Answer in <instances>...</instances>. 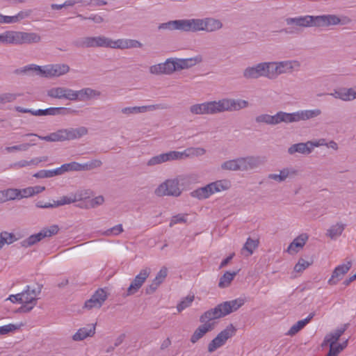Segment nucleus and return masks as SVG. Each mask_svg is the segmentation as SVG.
Wrapping results in <instances>:
<instances>
[{"mask_svg":"<svg viewBox=\"0 0 356 356\" xmlns=\"http://www.w3.org/2000/svg\"><path fill=\"white\" fill-rule=\"evenodd\" d=\"M34 177H45L44 170H41L38 172V173L34 175Z\"/></svg>","mask_w":356,"mask_h":356,"instance_id":"nucleus-64","label":"nucleus"},{"mask_svg":"<svg viewBox=\"0 0 356 356\" xmlns=\"http://www.w3.org/2000/svg\"><path fill=\"white\" fill-rule=\"evenodd\" d=\"M194 299V295H188L186 298H183L177 306L178 312H180L191 306Z\"/></svg>","mask_w":356,"mask_h":356,"instance_id":"nucleus-42","label":"nucleus"},{"mask_svg":"<svg viewBox=\"0 0 356 356\" xmlns=\"http://www.w3.org/2000/svg\"><path fill=\"white\" fill-rule=\"evenodd\" d=\"M79 2V1H76V0H67L63 3L65 6V8H67V7H72L73 6H74L76 3H77Z\"/></svg>","mask_w":356,"mask_h":356,"instance_id":"nucleus-57","label":"nucleus"},{"mask_svg":"<svg viewBox=\"0 0 356 356\" xmlns=\"http://www.w3.org/2000/svg\"><path fill=\"white\" fill-rule=\"evenodd\" d=\"M314 316V314L312 313L306 318L298 321L289 330L286 334L289 336H293L297 334L311 321Z\"/></svg>","mask_w":356,"mask_h":356,"instance_id":"nucleus-32","label":"nucleus"},{"mask_svg":"<svg viewBox=\"0 0 356 356\" xmlns=\"http://www.w3.org/2000/svg\"><path fill=\"white\" fill-rule=\"evenodd\" d=\"M104 197L102 196L99 195V196H97V197L92 199L91 200H90V205L92 207H95L102 204L104 202Z\"/></svg>","mask_w":356,"mask_h":356,"instance_id":"nucleus-50","label":"nucleus"},{"mask_svg":"<svg viewBox=\"0 0 356 356\" xmlns=\"http://www.w3.org/2000/svg\"><path fill=\"white\" fill-rule=\"evenodd\" d=\"M351 268V262L348 261L337 266L332 272L330 278L328 280L330 285H335L340 281L343 276L346 274Z\"/></svg>","mask_w":356,"mask_h":356,"instance_id":"nucleus-25","label":"nucleus"},{"mask_svg":"<svg viewBox=\"0 0 356 356\" xmlns=\"http://www.w3.org/2000/svg\"><path fill=\"white\" fill-rule=\"evenodd\" d=\"M87 133L88 130L86 127H80L78 128L60 129L56 132L51 133L46 136H34L43 140L49 142H59L77 139L86 135Z\"/></svg>","mask_w":356,"mask_h":356,"instance_id":"nucleus-9","label":"nucleus"},{"mask_svg":"<svg viewBox=\"0 0 356 356\" xmlns=\"http://www.w3.org/2000/svg\"><path fill=\"white\" fill-rule=\"evenodd\" d=\"M354 90L353 88H340L334 90L333 93H330V95L333 96L337 99H340L343 101L348 102L354 99Z\"/></svg>","mask_w":356,"mask_h":356,"instance_id":"nucleus-29","label":"nucleus"},{"mask_svg":"<svg viewBox=\"0 0 356 356\" xmlns=\"http://www.w3.org/2000/svg\"><path fill=\"white\" fill-rule=\"evenodd\" d=\"M86 198V197H83L81 193L77 192L74 194H70V195H66L60 197L56 202H54V204H42L40 202H38L36 206L40 208H49L52 207H58L62 206L65 204H69L76 201L82 200L83 199Z\"/></svg>","mask_w":356,"mask_h":356,"instance_id":"nucleus-21","label":"nucleus"},{"mask_svg":"<svg viewBox=\"0 0 356 356\" xmlns=\"http://www.w3.org/2000/svg\"><path fill=\"white\" fill-rule=\"evenodd\" d=\"M7 201H8V196L6 195V191H0V202L2 203V202H7Z\"/></svg>","mask_w":356,"mask_h":356,"instance_id":"nucleus-58","label":"nucleus"},{"mask_svg":"<svg viewBox=\"0 0 356 356\" xmlns=\"http://www.w3.org/2000/svg\"><path fill=\"white\" fill-rule=\"evenodd\" d=\"M1 238L3 239L5 244H11L16 241V238L13 234L8 233L6 232H1L0 234Z\"/></svg>","mask_w":356,"mask_h":356,"instance_id":"nucleus-45","label":"nucleus"},{"mask_svg":"<svg viewBox=\"0 0 356 356\" xmlns=\"http://www.w3.org/2000/svg\"><path fill=\"white\" fill-rule=\"evenodd\" d=\"M259 163V161L257 158H242L225 162L222 165V168L229 170H244L254 168Z\"/></svg>","mask_w":356,"mask_h":356,"instance_id":"nucleus-16","label":"nucleus"},{"mask_svg":"<svg viewBox=\"0 0 356 356\" xmlns=\"http://www.w3.org/2000/svg\"><path fill=\"white\" fill-rule=\"evenodd\" d=\"M51 8L53 10H60V9H62L63 8H65V6H64V3H62V4H51Z\"/></svg>","mask_w":356,"mask_h":356,"instance_id":"nucleus-60","label":"nucleus"},{"mask_svg":"<svg viewBox=\"0 0 356 356\" xmlns=\"http://www.w3.org/2000/svg\"><path fill=\"white\" fill-rule=\"evenodd\" d=\"M184 217L181 216H174L170 223V226H172L175 224H177L178 222H184Z\"/></svg>","mask_w":356,"mask_h":356,"instance_id":"nucleus-53","label":"nucleus"},{"mask_svg":"<svg viewBox=\"0 0 356 356\" xmlns=\"http://www.w3.org/2000/svg\"><path fill=\"white\" fill-rule=\"evenodd\" d=\"M40 37L35 33L8 31L0 34V42L21 44L38 42Z\"/></svg>","mask_w":356,"mask_h":356,"instance_id":"nucleus-11","label":"nucleus"},{"mask_svg":"<svg viewBox=\"0 0 356 356\" xmlns=\"http://www.w3.org/2000/svg\"><path fill=\"white\" fill-rule=\"evenodd\" d=\"M350 19L346 16H337L335 15H306L289 17L286 19V22H350Z\"/></svg>","mask_w":356,"mask_h":356,"instance_id":"nucleus-13","label":"nucleus"},{"mask_svg":"<svg viewBox=\"0 0 356 356\" xmlns=\"http://www.w3.org/2000/svg\"><path fill=\"white\" fill-rule=\"evenodd\" d=\"M264 68L263 76L268 78H275L278 76L277 67L275 62L261 63Z\"/></svg>","mask_w":356,"mask_h":356,"instance_id":"nucleus-33","label":"nucleus"},{"mask_svg":"<svg viewBox=\"0 0 356 356\" xmlns=\"http://www.w3.org/2000/svg\"><path fill=\"white\" fill-rule=\"evenodd\" d=\"M150 274L149 268L142 269L140 273L135 277L134 280L128 288V295L134 294L142 286L147 278Z\"/></svg>","mask_w":356,"mask_h":356,"instance_id":"nucleus-24","label":"nucleus"},{"mask_svg":"<svg viewBox=\"0 0 356 356\" xmlns=\"http://www.w3.org/2000/svg\"><path fill=\"white\" fill-rule=\"evenodd\" d=\"M44 190L45 187L42 186H30L23 189H18L19 200L31 197L34 195L42 193Z\"/></svg>","mask_w":356,"mask_h":356,"instance_id":"nucleus-30","label":"nucleus"},{"mask_svg":"<svg viewBox=\"0 0 356 356\" xmlns=\"http://www.w3.org/2000/svg\"><path fill=\"white\" fill-rule=\"evenodd\" d=\"M6 195L8 196V200H19V192L17 188H10L6 190Z\"/></svg>","mask_w":356,"mask_h":356,"instance_id":"nucleus-48","label":"nucleus"},{"mask_svg":"<svg viewBox=\"0 0 356 356\" xmlns=\"http://www.w3.org/2000/svg\"><path fill=\"white\" fill-rule=\"evenodd\" d=\"M312 261H308L305 260L304 259H300L298 263L294 266V271L296 273H302L305 269H307L309 266H311Z\"/></svg>","mask_w":356,"mask_h":356,"instance_id":"nucleus-43","label":"nucleus"},{"mask_svg":"<svg viewBox=\"0 0 356 356\" xmlns=\"http://www.w3.org/2000/svg\"><path fill=\"white\" fill-rule=\"evenodd\" d=\"M29 15V13L27 11L19 12L14 16H4L0 14V22H16L24 19Z\"/></svg>","mask_w":356,"mask_h":356,"instance_id":"nucleus-36","label":"nucleus"},{"mask_svg":"<svg viewBox=\"0 0 356 356\" xmlns=\"http://www.w3.org/2000/svg\"><path fill=\"white\" fill-rule=\"evenodd\" d=\"M60 109V108H46L45 109L46 115H56L58 113Z\"/></svg>","mask_w":356,"mask_h":356,"instance_id":"nucleus-54","label":"nucleus"},{"mask_svg":"<svg viewBox=\"0 0 356 356\" xmlns=\"http://www.w3.org/2000/svg\"><path fill=\"white\" fill-rule=\"evenodd\" d=\"M23 326V323L13 324L10 323L0 327L1 335L7 334L10 332H14L19 330Z\"/></svg>","mask_w":356,"mask_h":356,"instance_id":"nucleus-41","label":"nucleus"},{"mask_svg":"<svg viewBox=\"0 0 356 356\" xmlns=\"http://www.w3.org/2000/svg\"><path fill=\"white\" fill-rule=\"evenodd\" d=\"M107 298V293L103 289H97L92 297L86 301L84 307L88 309L100 308Z\"/></svg>","mask_w":356,"mask_h":356,"instance_id":"nucleus-22","label":"nucleus"},{"mask_svg":"<svg viewBox=\"0 0 356 356\" xmlns=\"http://www.w3.org/2000/svg\"><path fill=\"white\" fill-rule=\"evenodd\" d=\"M245 302L244 299L238 298L231 301H226L219 304L215 308L205 312L200 318V321L203 324L200 325L194 332L191 337V341L193 343H196L206 333L212 330L214 327V323L211 322L213 320L223 317L234 311H236Z\"/></svg>","mask_w":356,"mask_h":356,"instance_id":"nucleus-1","label":"nucleus"},{"mask_svg":"<svg viewBox=\"0 0 356 356\" xmlns=\"http://www.w3.org/2000/svg\"><path fill=\"white\" fill-rule=\"evenodd\" d=\"M346 225L341 222H337L330 227L327 231V235L332 239L336 238L341 235Z\"/></svg>","mask_w":356,"mask_h":356,"instance_id":"nucleus-34","label":"nucleus"},{"mask_svg":"<svg viewBox=\"0 0 356 356\" xmlns=\"http://www.w3.org/2000/svg\"><path fill=\"white\" fill-rule=\"evenodd\" d=\"M154 193L159 197L179 196L181 194V190L179 187L178 179H172L166 180L155 189Z\"/></svg>","mask_w":356,"mask_h":356,"instance_id":"nucleus-18","label":"nucleus"},{"mask_svg":"<svg viewBox=\"0 0 356 356\" xmlns=\"http://www.w3.org/2000/svg\"><path fill=\"white\" fill-rule=\"evenodd\" d=\"M343 332V329H339L325 336L322 346H330V350L327 356H337L347 346V341L335 345Z\"/></svg>","mask_w":356,"mask_h":356,"instance_id":"nucleus-15","label":"nucleus"},{"mask_svg":"<svg viewBox=\"0 0 356 356\" xmlns=\"http://www.w3.org/2000/svg\"><path fill=\"white\" fill-rule=\"evenodd\" d=\"M42 159H34L31 160L30 161H22L16 163L15 165H17L19 168L25 167L30 165H38L39 163L42 162Z\"/></svg>","mask_w":356,"mask_h":356,"instance_id":"nucleus-49","label":"nucleus"},{"mask_svg":"<svg viewBox=\"0 0 356 356\" xmlns=\"http://www.w3.org/2000/svg\"><path fill=\"white\" fill-rule=\"evenodd\" d=\"M278 75L283 73H289L296 70L300 67V63L296 60H288L276 63Z\"/></svg>","mask_w":356,"mask_h":356,"instance_id":"nucleus-27","label":"nucleus"},{"mask_svg":"<svg viewBox=\"0 0 356 356\" xmlns=\"http://www.w3.org/2000/svg\"><path fill=\"white\" fill-rule=\"evenodd\" d=\"M123 231V229H122V225H118L115 227H113L111 230H109L108 232L111 234H115V235H118L119 234H120L121 232H122Z\"/></svg>","mask_w":356,"mask_h":356,"instance_id":"nucleus-52","label":"nucleus"},{"mask_svg":"<svg viewBox=\"0 0 356 356\" xmlns=\"http://www.w3.org/2000/svg\"><path fill=\"white\" fill-rule=\"evenodd\" d=\"M16 110L20 113H31V110L24 108H22L19 106L16 107Z\"/></svg>","mask_w":356,"mask_h":356,"instance_id":"nucleus-61","label":"nucleus"},{"mask_svg":"<svg viewBox=\"0 0 356 356\" xmlns=\"http://www.w3.org/2000/svg\"><path fill=\"white\" fill-rule=\"evenodd\" d=\"M48 95L56 99H66L72 101H86L99 95V92L90 88L73 90L70 88L56 87L48 90Z\"/></svg>","mask_w":356,"mask_h":356,"instance_id":"nucleus-6","label":"nucleus"},{"mask_svg":"<svg viewBox=\"0 0 356 356\" xmlns=\"http://www.w3.org/2000/svg\"><path fill=\"white\" fill-rule=\"evenodd\" d=\"M168 22H219V20L211 17H206L204 19L171 20Z\"/></svg>","mask_w":356,"mask_h":356,"instance_id":"nucleus-44","label":"nucleus"},{"mask_svg":"<svg viewBox=\"0 0 356 356\" xmlns=\"http://www.w3.org/2000/svg\"><path fill=\"white\" fill-rule=\"evenodd\" d=\"M236 332V327L232 324H229L209 343L208 351L212 353L225 345L229 339L235 335Z\"/></svg>","mask_w":356,"mask_h":356,"instance_id":"nucleus-17","label":"nucleus"},{"mask_svg":"<svg viewBox=\"0 0 356 356\" xmlns=\"http://www.w3.org/2000/svg\"><path fill=\"white\" fill-rule=\"evenodd\" d=\"M84 44L87 47H103L122 49L141 47V44L137 40L128 39L113 40L105 37L88 38Z\"/></svg>","mask_w":356,"mask_h":356,"instance_id":"nucleus-7","label":"nucleus"},{"mask_svg":"<svg viewBox=\"0 0 356 356\" xmlns=\"http://www.w3.org/2000/svg\"><path fill=\"white\" fill-rule=\"evenodd\" d=\"M259 245L258 239L248 238L243 246V250L248 252V256L251 255Z\"/></svg>","mask_w":356,"mask_h":356,"instance_id":"nucleus-39","label":"nucleus"},{"mask_svg":"<svg viewBox=\"0 0 356 356\" xmlns=\"http://www.w3.org/2000/svg\"><path fill=\"white\" fill-rule=\"evenodd\" d=\"M199 57L185 59L170 58L165 63L154 65L149 67V72L153 74H171L177 70L189 68L200 62Z\"/></svg>","mask_w":356,"mask_h":356,"instance_id":"nucleus-5","label":"nucleus"},{"mask_svg":"<svg viewBox=\"0 0 356 356\" xmlns=\"http://www.w3.org/2000/svg\"><path fill=\"white\" fill-rule=\"evenodd\" d=\"M102 161L99 160H93L84 164H81L76 162H72L65 163L58 168L60 175L67 171H81V170H90L96 168L100 167Z\"/></svg>","mask_w":356,"mask_h":356,"instance_id":"nucleus-19","label":"nucleus"},{"mask_svg":"<svg viewBox=\"0 0 356 356\" xmlns=\"http://www.w3.org/2000/svg\"><path fill=\"white\" fill-rule=\"evenodd\" d=\"M248 106V102L241 99H222L218 102H209L191 106L190 111L196 115L213 114L225 111H236Z\"/></svg>","mask_w":356,"mask_h":356,"instance_id":"nucleus-2","label":"nucleus"},{"mask_svg":"<svg viewBox=\"0 0 356 356\" xmlns=\"http://www.w3.org/2000/svg\"><path fill=\"white\" fill-rule=\"evenodd\" d=\"M323 145H326L327 147L332 148L333 149H337V144L334 141H330L329 143H326L325 141L324 142Z\"/></svg>","mask_w":356,"mask_h":356,"instance_id":"nucleus-59","label":"nucleus"},{"mask_svg":"<svg viewBox=\"0 0 356 356\" xmlns=\"http://www.w3.org/2000/svg\"><path fill=\"white\" fill-rule=\"evenodd\" d=\"M320 113L321 111L318 109L302 111L293 113L279 112L275 115H269L267 114L261 115L257 118V121L258 122H266L267 124H275L281 122H292L305 120L316 117Z\"/></svg>","mask_w":356,"mask_h":356,"instance_id":"nucleus-3","label":"nucleus"},{"mask_svg":"<svg viewBox=\"0 0 356 356\" xmlns=\"http://www.w3.org/2000/svg\"><path fill=\"white\" fill-rule=\"evenodd\" d=\"M31 113L35 116L47 115L45 109H38L35 111H31Z\"/></svg>","mask_w":356,"mask_h":356,"instance_id":"nucleus-55","label":"nucleus"},{"mask_svg":"<svg viewBox=\"0 0 356 356\" xmlns=\"http://www.w3.org/2000/svg\"><path fill=\"white\" fill-rule=\"evenodd\" d=\"M230 182L227 180H220L200 188L191 193L192 196L198 199H206L211 195L228 189Z\"/></svg>","mask_w":356,"mask_h":356,"instance_id":"nucleus-14","label":"nucleus"},{"mask_svg":"<svg viewBox=\"0 0 356 356\" xmlns=\"http://www.w3.org/2000/svg\"><path fill=\"white\" fill-rule=\"evenodd\" d=\"M16 95L12 93H4L0 95V104L11 102L16 99Z\"/></svg>","mask_w":356,"mask_h":356,"instance_id":"nucleus-47","label":"nucleus"},{"mask_svg":"<svg viewBox=\"0 0 356 356\" xmlns=\"http://www.w3.org/2000/svg\"><path fill=\"white\" fill-rule=\"evenodd\" d=\"M95 333V325H88L86 327H81L73 335L72 339L74 341H81L88 337H92Z\"/></svg>","mask_w":356,"mask_h":356,"instance_id":"nucleus-28","label":"nucleus"},{"mask_svg":"<svg viewBox=\"0 0 356 356\" xmlns=\"http://www.w3.org/2000/svg\"><path fill=\"white\" fill-rule=\"evenodd\" d=\"M222 24H161L159 29H168L170 31L179 30L187 32L206 31L212 32L219 30Z\"/></svg>","mask_w":356,"mask_h":356,"instance_id":"nucleus-12","label":"nucleus"},{"mask_svg":"<svg viewBox=\"0 0 356 356\" xmlns=\"http://www.w3.org/2000/svg\"><path fill=\"white\" fill-rule=\"evenodd\" d=\"M325 139H320L316 142L308 141L305 143H298L293 145L289 148V152L292 154L296 152L302 154H309L314 147H318L324 145Z\"/></svg>","mask_w":356,"mask_h":356,"instance_id":"nucleus-23","label":"nucleus"},{"mask_svg":"<svg viewBox=\"0 0 356 356\" xmlns=\"http://www.w3.org/2000/svg\"><path fill=\"white\" fill-rule=\"evenodd\" d=\"M33 143L32 144H29V143H24V144H22V145H15V146H12V147H6V151L8 152H13V151H26L28 149V148L33 145Z\"/></svg>","mask_w":356,"mask_h":356,"instance_id":"nucleus-46","label":"nucleus"},{"mask_svg":"<svg viewBox=\"0 0 356 356\" xmlns=\"http://www.w3.org/2000/svg\"><path fill=\"white\" fill-rule=\"evenodd\" d=\"M292 174H295V171L284 169L283 170H281L279 174L270 175L269 178L277 181H282Z\"/></svg>","mask_w":356,"mask_h":356,"instance_id":"nucleus-40","label":"nucleus"},{"mask_svg":"<svg viewBox=\"0 0 356 356\" xmlns=\"http://www.w3.org/2000/svg\"><path fill=\"white\" fill-rule=\"evenodd\" d=\"M234 255V254L233 253L231 255H229V257H227L226 259L222 260L220 264V268L225 267L231 261V259L233 258Z\"/></svg>","mask_w":356,"mask_h":356,"instance_id":"nucleus-56","label":"nucleus"},{"mask_svg":"<svg viewBox=\"0 0 356 356\" xmlns=\"http://www.w3.org/2000/svg\"><path fill=\"white\" fill-rule=\"evenodd\" d=\"M167 274L168 269L165 267L162 268L156 275L152 283L149 285V288L147 289V293H151L155 291L160 284L163 282Z\"/></svg>","mask_w":356,"mask_h":356,"instance_id":"nucleus-31","label":"nucleus"},{"mask_svg":"<svg viewBox=\"0 0 356 356\" xmlns=\"http://www.w3.org/2000/svg\"><path fill=\"white\" fill-rule=\"evenodd\" d=\"M264 68L261 63L255 67H248L244 72V76L248 79H255L263 76Z\"/></svg>","mask_w":356,"mask_h":356,"instance_id":"nucleus-35","label":"nucleus"},{"mask_svg":"<svg viewBox=\"0 0 356 356\" xmlns=\"http://www.w3.org/2000/svg\"><path fill=\"white\" fill-rule=\"evenodd\" d=\"M40 292L41 288L39 286L36 287L26 286L22 292L10 295L6 300L21 304V307L18 309L19 312H29L36 305Z\"/></svg>","mask_w":356,"mask_h":356,"instance_id":"nucleus-4","label":"nucleus"},{"mask_svg":"<svg viewBox=\"0 0 356 356\" xmlns=\"http://www.w3.org/2000/svg\"><path fill=\"white\" fill-rule=\"evenodd\" d=\"M156 108L154 105L143 106H134V107H126L124 108L122 111L125 114L136 113H145L148 111H152Z\"/></svg>","mask_w":356,"mask_h":356,"instance_id":"nucleus-37","label":"nucleus"},{"mask_svg":"<svg viewBox=\"0 0 356 356\" xmlns=\"http://www.w3.org/2000/svg\"><path fill=\"white\" fill-rule=\"evenodd\" d=\"M59 228L58 225H51L49 227L44 228L40 232L30 236L26 240L24 241V246H31L39 242L46 237H50L58 233Z\"/></svg>","mask_w":356,"mask_h":356,"instance_id":"nucleus-20","label":"nucleus"},{"mask_svg":"<svg viewBox=\"0 0 356 356\" xmlns=\"http://www.w3.org/2000/svg\"><path fill=\"white\" fill-rule=\"evenodd\" d=\"M58 168L53 170H44L45 177H51L55 175H60V171H58Z\"/></svg>","mask_w":356,"mask_h":356,"instance_id":"nucleus-51","label":"nucleus"},{"mask_svg":"<svg viewBox=\"0 0 356 356\" xmlns=\"http://www.w3.org/2000/svg\"><path fill=\"white\" fill-rule=\"evenodd\" d=\"M356 279H353V275L350 276L348 279L344 281V284L348 286L350 282L355 280Z\"/></svg>","mask_w":356,"mask_h":356,"instance_id":"nucleus-62","label":"nucleus"},{"mask_svg":"<svg viewBox=\"0 0 356 356\" xmlns=\"http://www.w3.org/2000/svg\"><path fill=\"white\" fill-rule=\"evenodd\" d=\"M69 70V66L64 64L47 65L43 67L31 64L24 67L22 72L25 73L32 72L41 76L52 77L63 75Z\"/></svg>","mask_w":356,"mask_h":356,"instance_id":"nucleus-10","label":"nucleus"},{"mask_svg":"<svg viewBox=\"0 0 356 356\" xmlns=\"http://www.w3.org/2000/svg\"><path fill=\"white\" fill-rule=\"evenodd\" d=\"M236 272L231 273L229 271L224 273V275L220 279L218 286L220 288H225L229 286L234 277L236 275Z\"/></svg>","mask_w":356,"mask_h":356,"instance_id":"nucleus-38","label":"nucleus"},{"mask_svg":"<svg viewBox=\"0 0 356 356\" xmlns=\"http://www.w3.org/2000/svg\"><path fill=\"white\" fill-rule=\"evenodd\" d=\"M205 152L202 148H188L183 152L172 151L153 156L147 161L148 165L161 164L166 161L184 159L187 157L200 156Z\"/></svg>","mask_w":356,"mask_h":356,"instance_id":"nucleus-8","label":"nucleus"},{"mask_svg":"<svg viewBox=\"0 0 356 356\" xmlns=\"http://www.w3.org/2000/svg\"><path fill=\"white\" fill-rule=\"evenodd\" d=\"M307 240V234H302L299 235L290 243L286 250V252L290 254H296L303 248Z\"/></svg>","mask_w":356,"mask_h":356,"instance_id":"nucleus-26","label":"nucleus"},{"mask_svg":"<svg viewBox=\"0 0 356 356\" xmlns=\"http://www.w3.org/2000/svg\"><path fill=\"white\" fill-rule=\"evenodd\" d=\"M95 4L97 6H104L106 5L107 3L104 0H95Z\"/></svg>","mask_w":356,"mask_h":356,"instance_id":"nucleus-63","label":"nucleus"}]
</instances>
